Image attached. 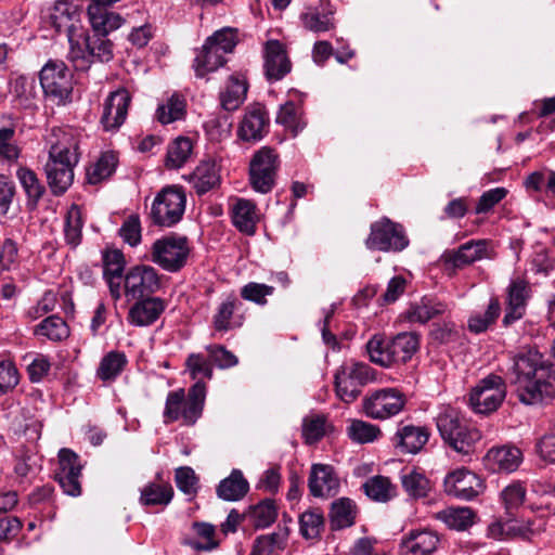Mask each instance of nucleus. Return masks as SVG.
Listing matches in <instances>:
<instances>
[{"label":"nucleus","mask_w":555,"mask_h":555,"mask_svg":"<svg viewBox=\"0 0 555 555\" xmlns=\"http://www.w3.org/2000/svg\"><path fill=\"white\" fill-rule=\"evenodd\" d=\"M48 143L47 182L52 194L60 196L73 184L74 168L79 162V142L72 131L57 128L52 129Z\"/></svg>","instance_id":"obj_1"},{"label":"nucleus","mask_w":555,"mask_h":555,"mask_svg":"<svg viewBox=\"0 0 555 555\" xmlns=\"http://www.w3.org/2000/svg\"><path fill=\"white\" fill-rule=\"evenodd\" d=\"M553 365L538 350H528L514 358L512 383L518 399L525 404H535L551 386Z\"/></svg>","instance_id":"obj_2"},{"label":"nucleus","mask_w":555,"mask_h":555,"mask_svg":"<svg viewBox=\"0 0 555 555\" xmlns=\"http://www.w3.org/2000/svg\"><path fill=\"white\" fill-rule=\"evenodd\" d=\"M435 421L443 442L459 453L469 454L481 438L480 431L450 405L440 406Z\"/></svg>","instance_id":"obj_3"},{"label":"nucleus","mask_w":555,"mask_h":555,"mask_svg":"<svg viewBox=\"0 0 555 555\" xmlns=\"http://www.w3.org/2000/svg\"><path fill=\"white\" fill-rule=\"evenodd\" d=\"M206 400V385L198 380L190 387L188 393L183 388L169 391L164 409L166 424L181 421L185 426L194 425L202 416Z\"/></svg>","instance_id":"obj_4"},{"label":"nucleus","mask_w":555,"mask_h":555,"mask_svg":"<svg viewBox=\"0 0 555 555\" xmlns=\"http://www.w3.org/2000/svg\"><path fill=\"white\" fill-rule=\"evenodd\" d=\"M191 246L186 236L165 235L150 248V259L166 272L177 273L188 263Z\"/></svg>","instance_id":"obj_5"},{"label":"nucleus","mask_w":555,"mask_h":555,"mask_svg":"<svg viewBox=\"0 0 555 555\" xmlns=\"http://www.w3.org/2000/svg\"><path fill=\"white\" fill-rule=\"evenodd\" d=\"M376 379V371L363 362H351L341 365L335 373V390L345 403L356 401L361 388Z\"/></svg>","instance_id":"obj_6"},{"label":"nucleus","mask_w":555,"mask_h":555,"mask_svg":"<svg viewBox=\"0 0 555 555\" xmlns=\"http://www.w3.org/2000/svg\"><path fill=\"white\" fill-rule=\"evenodd\" d=\"M281 160L275 149L260 147L249 162V183L254 191L267 194L275 185Z\"/></svg>","instance_id":"obj_7"},{"label":"nucleus","mask_w":555,"mask_h":555,"mask_svg":"<svg viewBox=\"0 0 555 555\" xmlns=\"http://www.w3.org/2000/svg\"><path fill=\"white\" fill-rule=\"evenodd\" d=\"M39 80L43 93L56 105L72 100V75L64 62L50 60L40 70Z\"/></svg>","instance_id":"obj_8"},{"label":"nucleus","mask_w":555,"mask_h":555,"mask_svg":"<svg viewBox=\"0 0 555 555\" xmlns=\"http://www.w3.org/2000/svg\"><path fill=\"white\" fill-rule=\"evenodd\" d=\"M114 44L105 35L94 34L76 39L70 46L69 59L77 70H87L93 60L109 62L114 56Z\"/></svg>","instance_id":"obj_9"},{"label":"nucleus","mask_w":555,"mask_h":555,"mask_svg":"<svg viewBox=\"0 0 555 555\" xmlns=\"http://www.w3.org/2000/svg\"><path fill=\"white\" fill-rule=\"evenodd\" d=\"M364 243L371 250L397 253L408 247L409 238L402 225L383 217L371 224L370 234Z\"/></svg>","instance_id":"obj_10"},{"label":"nucleus","mask_w":555,"mask_h":555,"mask_svg":"<svg viewBox=\"0 0 555 555\" xmlns=\"http://www.w3.org/2000/svg\"><path fill=\"white\" fill-rule=\"evenodd\" d=\"M185 193L181 188L167 186L162 190L152 204L151 218L160 227L178 223L185 210Z\"/></svg>","instance_id":"obj_11"},{"label":"nucleus","mask_w":555,"mask_h":555,"mask_svg":"<svg viewBox=\"0 0 555 555\" xmlns=\"http://www.w3.org/2000/svg\"><path fill=\"white\" fill-rule=\"evenodd\" d=\"M505 396L506 387L503 378L491 374L472 389L469 405L475 413L490 414L499 409Z\"/></svg>","instance_id":"obj_12"},{"label":"nucleus","mask_w":555,"mask_h":555,"mask_svg":"<svg viewBox=\"0 0 555 555\" xmlns=\"http://www.w3.org/2000/svg\"><path fill=\"white\" fill-rule=\"evenodd\" d=\"M122 284L128 301L151 297L162 286L160 274L152 266L138 264L129 269Z\"/></svg>","instance_id":"obj_13"},{"label":"nucleus","mask_w":555,"mask_h":555,"mask_svg":"<svg viewBox=\"0 0 555 555\" xmlns=\"http://www.w3.org/2000/svg\"><path fill=\"white\" fill-rule=\"evenodd\" d=\"M405 405L402 392L384 388L367 395L362 401L364 414L373 420L384 421L399 414Z\"/></svg>","instance_id":"obj_14"},{"label":"nucleus","mask_w":555,"mask_h":555,"mask_svg":"<svg viewBox=\"0 0 555 555\" xmlns=\"http://www.w3.org/2000/svg\"><path fill=\"white\" fill-rule=\"evenodd\" d=\"M246 320V308L234 294H228L216 307L211 325L217 333H228L243 326Z\"/></svg>","instance_id":"obj_15"},{"label":"nucleus","mask_w":555,"mask_h":555,"mask_svg":"<svg viewBox=\"0 0 555 555\" xmlns=\"http://www.w3.org/2000/svg\"><path fill=\"white\" fill-rule=\"evenodd\" d=\"M81 469L79 456L69 449H61L59 452V469L55 479L63 491L70 496L81 494Z\"/></svg>","instance_id":"obj_16"},{"label":"nucleus","mask_w":555,"mask_h":555,"mask_svg":"<svg viewBox=\"0 0 555 555\" xmlns=\"http://www.w3.org/2000/svg\"><path fill=\"white\" fill-rule=\"evenodd\" d=\"M530 297L531 287L527 280L520 276L511 280L506 288L505 314L502 321L504 326L512 325L525 315Z\"/></svg>","instance_id":"obj_17"},{"label":"nucleus","mask_w":555,"mask_h":555,"mask_svg":"<svg viewBox=\"0 0 555 555\" xmlns=\"http://www.w3.org/2000/svg\"><path fill=\"white\" fill-rule=\"evenodd\" d=\"M440 535L429 528L411 529L399 542L400 555H433L440 545Z\"/></svg>","instance_id":"obj_18"},{"label":"nucleus","mask_w":555,"mask_h":555,"mask_svg":"<svg viewBox=\"0 0 555 555\" xmlns=\"http://www.w3.org/2000/svg\"><path fill=\"white\" fill-rule=\"evenodd\" d=\"M444 490L457 499L472 500L482 492L483 482L475 473L462 468L447 475Z\"/></svg>","instance_id":"obj_19"},{"label":"nucleus","mask_w":555,"mask_h":555,"mask_svg":"<svg viewBox=\"0 0 555 555\" xmlns=\"http://www.w3.org/2000/svg\"><path fill=\"white\" fill-rule=\"evenodd\" d=\"M131 95L128 90L121 88L112 92L105 100L101 124L106 131H114L125 122Z\"/></svg>","instance_id":"obj_20"},{"label":"nucleus","mask_w":555,"mask_h":555,"mask_svg":"<svg viewBox=\"0 0 555 555\" xmlns=\"http://www.w3.org/2000/svg\"><path fill=\"white\" fill-rule=\"evenodd\" d=\"M339 478L328 464H313L310 469L308 488L314 498H331L338 493Z\"/></svg>","instance_id":"obj_21"},{"label":"nucleus","mask_w":555,"mask_h":555,"mask_svg":"<svg viewBox=\"0 0 555 555\" xmlns=\"http://www.w3.org/2000/svg\"><path fill=\"white\" fill-rule=\"evenodd\" d=\"M292 69V62L283 43L269 40L264 44V73L270 81L284 78Z\"/></svg>","instance_id":"obj_22"},{"label":"nucleus","mask_w":555,"mask_h":555,"mask_svg":"<svg viewBox=\"0 0 555 555\" xmlns=\"http://www.w3.org/2000/svg\"><path fill=\"white\" fill-rule=\"evenodd\" d=\"M483 462L493 473H512L521 464L522 453L514 446L493 447L486 453Z\"/></svg>","instance_id":"obj_23"},{"label":"nucleus","mask_w":555,"mask_h":555,"mask_svg":"<svg viewBox=\"0 0 555 555\" xmlns=\"http://www.w3.org/2000/svg\"><path fill=\"white\" fill-rule=\"evenodd\" d=\"M269 117L263 107L257 105L246 109L237 130L238 137L246 142L261 140L268 132Z\"/></svg>","instance_id":"obj_24"},{"label":"nucleus","mask_w":555,"mask_h":555,"mask_svg":"<svg viewBox=\"0 0 555 555\" xmlns=\"http://www.w3.org/2000/svg\"><path fill=\"white\" fill-rule=\"evenodd\" d=\"M129 309L127 320L134 326H149L153 324L165 311V301L159 297H144L135 299Z\"/></svg>","instance_id":"obj_25"},{"label":"nucleus","mask_w":555,"mask_h":555,"mask_svg":"<svg viewBox=\"0 0 555 555\" xmlns=\"http://www.w3.org/2000/svg\"><path fill=\"white\" fill-rule=\"evenodd\" d=\"M429 436L424 426L403 425L397 429L392 443L401 453L416 454L428 442Z\"/></svg>","instance_id":"obj_26"},{"label":"nucleus","mask_w":555,"mask_h":555,"mask_svg":"<svg viewBox=\"0 0 555 555\" xmlns=\"http://www.w3.org/2000/svg\"><path fill=\"white\" fill-rule=\"evenodd\" d=\"M78 12L67 1L59 0L55 2L50 14V23L57 33H65L69 44L76 40V31L79 30Z\"/></svg>","instance_id":"obj_27"},{"label":"nucleus","mask_w":555,"mask_h":555,"mask_svg":"<svg viewBox=\"0 0 555 555\" xmlns=\"http://www.w3.org/2000/svg\"><path fill=\"white\" fill-rule=\"evenodd\" d=\"M125 258L119 250H108L103 256V275L114 300L121 298V284Z\"/></svg>","instance_id":"obj_28"},{"label":"nucleus","mask_w":555,"mask_h":555,"mask_svg":"<svg viewBox=\"0 0 555 555\" xmlns=\"http://www.w3.org/2000/svg\"><path fill=\"white\" fill-rule=\"evenodd\" d=\"M487 256V242L469 241L462 244L457 249L446 251L443 259L447 264H451L453 268H464L478 261Z\"/></svg>","instance_id":"obj_29"},{"label":"nucleus","mask_w":555,"mask_h":555,"mask_svg":"<svg viewBox=\"0 0 555 555\" xmlns=\"http://www.w3.org/2000/svg\"><path fill=\"white\" fill-rule=\"evenodd\" d=\"M87 11L94 34L108 36L125 22L118 13L109 11L105 7L88 5Z\"/></svg>","instance_id":"obj_30"},{"label":"nucleus","mask_w":555,"mask_h":555,"mask_svg":"<svg viewBox=\"0 0 555 555\" xmlns=\"http://www.w3.org/2000/svg\"><path fill=\"white\" fill-rule=\"evenodd\" d=\"M289 529L279 527L274 532L257 537L249 555H276L287 546Z\"/></svg>","instance_id":"obj_31"},{"label":"nucleus","mask_w":555,"mask_h":555,"mask_svg":"<svg viewBox=\"0 0 555 555\" xmlns=\"http://www.w3.org/2000/svg\"><path fill=\"white\" fill-rule=\"evenodd\" d=\"M388 341L390 346L389 354L392 358L393 365L408 362L420 346V337L413 332L399 333Z\"/></svg>","instance_id":"obj_32"},{"label":"nucleus","mask_w":555,"mask_h":555,"mask_svg":"<svg viewBox=\"0 0 555 555\" xmlns=\"http://www.w3.org/2000/svg\"><path fill=\"white\" fill-rule=\"evenodd\" d=\"M219 173L216 164L211 160L202 162L195 170L186 177L198 195H203L219 183Z\"/></svg>","instance_id":"obj_33"},{"label":"nucleus","mask_w":555,"mask_h":555,"mask_svg":"<svg viewBox=\"0 0 555 555\" xmlns=\"http://www.w3.org/2000/svg\"><path fill=\"white\" fill-rule=\"evenodd\" d=\"M257 221L256 205L248 199H237L232 208V222L234 227L242 233L254 235Z\"/></svg>","instance_id":"obj_34"},{"label":"nucleus","mask_w":555,"mask_h":555,"mask_svg":"<svg viewBox=\"0 0 555 555\" xmlns=\"http://www.w3.org/2000/svg\"><path fill=\"white\" fill-rule=\"evenodd\" d=\"M212 42L207 39L194 60V70L197 77H204L207 73L214 72L225 63V59Z\"/></svg>","instance_id":"obj_35"},{"label":"nucleus","mask_w":555,"mask_h":555,"mask_svg":"<svg viewBox=\"0 0 555 555\" xmlns=\"http://www.w3.org/2000/svg\"><path fill=\"white\" fill-rule=\"evenodd\" d=\"M127 364L128 359L124 352L112 350L101 359L95 375L104 383L115 382Z\"/></svg>","instance_id":"obj_36"},{"label":"nucleus","mask_w":555,"mask_h":555,"mask_svg":"<svg viewBox=\"0 0 555 555\" xmlns=\"http://www.w3.org/2000/svg\"><path fill=\"white\" fill-rule=\"evenodd\" d=\"M248 85L244 76H230L224 91L220 94L221 106L225 111H235L244 102Z\"/></svg>","instance_id":"obj_37"},{"label":"nucleus","mask_w":555,"mask_h":555,"mask_svg":"<svg viewBox=\"0 0 555 555\" xmlns=\"http://www.w3.org/2000/svg\"><path fill=\"white\" fill-rule=\"evenodd\" d=\"M249 483L238 469H233L229 477L220 481L217 494L224 501H238L248 492Z\"/></svg>","instance_id":"obj_38"},{"label":"nucleus","mask_w":555,"mask_h":555,"mask_svg":"<svg viewBox=\"0 0 555 555\" xmlns=\"http://www.w3.org/2000/svg\"><path fill=\"white\" fill-rule=\"evenodd\" d=\"M447 311V305L427 297H423L420 302L413 304L406 311V318L410 322L426 323L433 318L443 314Z\"/></svg>","instance_id":"obj_39"},{"label":"nucleus","mask_w":555,"mask_h":555,"mask_svg":"<svg viewBox=\"0 0 555 555\" xmlns=\"http://www.w3.org/2000/svg\"><path fill=\"white\" fill-rule=\"evenodd\" d=\"M193 142L190 138L178 137L167 147L165 166L168 169H179L191 158Z\"/></svg>","instance_id":"obj_40"},{"label":"nucleus","mask_w":555,"mask_h":555,"mask_svg":"<svg viewBox=\"0 0 555 555\" xmlns=\"http://www.w3.org/2000/svg\"><path fill=\"white\" fill-rule=\"evenodd\" d=\"M400 479L405 492L414 499L425 498L431 490V482L418 469L402 470Z\"/></svg>","instance_id":"obj_41"},{"label":"nucleus","mask_w":555,"mask_h":555,"mask_svg":"<svg viewBox=\"0 0 555 555\" xmlns=\"http://www.w3.org/2000/svg\"><path fill=\"white\" fill-rule=\"evenodd\" d=\"M357 515L356 504L348 498H341L332 503L331 525L333 529H343L354 524Z\"/></svg>","instance_id":"obj_42"},{"label":"nucleus","mask_w":555,"mask_h":555,"mask_svg":"<svg viewBox=\"0 0 555 555\" xmlns=\"http://www.w3.org/2000/svg\"><path fill=\"white\" fill-rule=\"evenodd\" d=\"M185 108L186 103L184 98L175 93L158 105L155 116L160 124L167 125L182 119L185 115Z\"/></svg>","instance_id":"obj_43"},{"label":"nucleus","mask_w":555,"mask_h":555,"mask_svg":"<svg viewBox=\"0 0 555 555\" xmlns=\"http://www.w3.org/2000/svg\"><path fill=\"white\" fill-rule=\"evenodd\" d=\"M118 164L117 155L114 152L103 153L99 159L88 168L87 180L90 184H98L109 178L116 170Z\"/></svg>","instance_id":"obj_44"},{"label":"nucleus","mask_w":555,"mask_h":555,"mask_svg":"<svg viewBox=\"0 0 555 555\" xmlns=\"http://www.w3.org/2000/svg\"><path fill=\"white\" fill-rule=\"evenodd\" d=\"M324 527V515L318 508L307 509L299 516V532L306 540L320 538Z\"/></svg>","instance_id":"obj_45"},{"label":"nucleus","mask_w":555,"mask_h":555,"mask_svg":"<svg viewBox=\"0 0 555 555\" xmlns=\"http://www.w3.org/2000/svg\"><path fill=\"white\" fill-rule=\"evenodd\" d=\"M475 514L469 507H449L437 513V519L450 529L465 530L474 524Z\"/></svg>","instance_id":"obj_46"},{"label":"nucleus","mask_w":555,"mask_h":555,"mask_svg":"<svg viewBox=\"0 0 555 555\" xmlns=\"http://www.w3.org/2000/svg\"><path fill=\"white\" fill-rule=\"evenodd\" d=\"M173 495L172 487L166 482H150L141 490L140 502L142 505H167Z\"/></svg>","instance_id":"obj_47"},{"label":"nucleus","mask_w":555,"mask_h":555,"mask_svg":"<svg viewBox=\"0 0 555 555\" xmlns=\"http://www.w3.org/2000/svg\"><path fill=\"white\" fill-rule=\"evenodd\" d=\"M501 313V304L498 297H492L483 314L475 313L469 317L467 327L472 333L486 332L495 322Z\"/></svg>","instance_id":"obj_48"},{"label":"nucleus","mask_w":555,"mask_h":555,"mask_svg":"<svg viewBox=\"0 0 555 555\" xmlns=\"http://www.w3.org/2000/svg\"><path fill=\"white\" fill-rule=\"evenodd\" d=\"M193 529L197 535V540L185 539L184 544L197 551H211L219 545L212 525L207 522H194Z\"/></svg>","instance_id":"obj_49"},{"label":"nucleus","mask_w":555,"mask_h":555,"mask_svg":"<svg viewBox=\"0 0 555 555\" xmlns=\"http://www.w3.org/2000/svg\"><path fill=\"white\" fill-rule=\"evenodd\" d=\"M9 85L10 92L21 104L27 105L36 96V82L33 77L13 74Z\"/></svg>","instance_id":"obj_50"},{"label":"nucleus","mask_w":555,"mask_h":555,"mask_svg":"<svg viewBox=\"0 0 555 555\" xmlns=\"http://www.w3.org/2000/svg\"><path fill=\"white\" fill-rule=\"evenodd\" d=\"M35 333L53 341H60L68 337L69 330L66 322L56 315L46 318L37 325Z\"/></svg>","instance_id":"obj_51"},{"label":"nucleus","mask_w":555,"mask_h":555,"mask_svg":"<svg viewBox=\"0 0 555 555\" xmlns=\"http://www.w3.org/2000/svg\"><path fill=\"white\" fill-rule=\"evenodd\" d=\"M366 351L370 360L383 367L393 365L392 358L390 357L389 341L382 336L374 335L366 344Z\"/></svg>","instance_id":"obj_52"},{"label":"nucleus","mask_w":555,"mask_h":555,"mask_svg":"<svg viewBox=\"0 0 555 555\" xmlns=\"http://www.w3.org/2000/svg\"><path fill=\"white\" fill-rule=\"evenodd\" d=\"M82 215L78 206L74 205L67 212L64 228L65 241L72 247H76L81 242Z\"/></svg>","instance_id":"obj_53"},{"label":"nucleus","mask_w":555,"mask_h":555,"mask_svg":"<svg viewBox=\"0 0 555 555\" xmlns=\"http://www.w3.org/2000/svg\"><path fill=\"white\" fill-rule=\"evenodd\" d=\"M300 18L304 27L313 33H324L334 28L332 13H324L317 9H309L307 12L301 14Z\"/></svg>","instance_id":"obj_54"},{"label":"nucleus","mask_w":555,"mask_h":555,"mask_svg":"<svg viewBox=\"0 0 555 555\" xmlns=\"http://www.w3.org/2000/svg\"><path fill=\"white\" fill-rule=\"evenodd\" d=\"M21 149L15 140L13 125L0 127V159L13 163L20 157Z\"/></svg>","instance_id":"obj_55"},{"label":"nucleus","mask_w":555,"mask_h":555,"mask_svg":"<svg viewBox=\"0 0 555 555\" xmlns=\"http://www.w3.org/2000/svg\"><path fill=\"white\" fill-rule=\"evenodd\" d=\"M250 516L257 529L269 527L278 517L275 502L270 499L263 500L253 507Z\"/></svg>","instance_id":"obj_56"},{"label":"nucleus","mask_w":555,"mask_h":555,"mask_svg":"<svg viewBox=\"0 0 555 555\" xmlns=\"http://www.w3.org/2000/svg\"><path fill=\"white\" fill-rule=\"evenodd\" d=\"M23 189L25 190L28 198L37 203L44 194V186L40 183L37 175L29 168L22 167L16 172Z\"/></svg>","instance_id":"obj_57"},{"label":"nucleus","mask_w":555,"mask_h":555,"mask_svg":"<svg viewBox=\"0 0 555 555\" xmlns=\"http://www.w3.org/2000/svg\"><path fill=\"white\" fill-rule=\"evenodd\" d=\"M348 435L356 442L369 443L377 439L380 429L371 423L353 420L348 427Z\"/></svg>","instance_id":"obj_58"},{"label":"nucleus","mask_w":555,"mask_h":555,"mask_svg":"<svg viewBox=\"0 0 555 555\" xmlns=\"http://www.w3.org/2000/svg\"><path fill=\"white\" fill-rule=\"evenodd\" d=\"M326 427V417L321 414L309 415L302 422V437L305 441L312 444L319 441L324 435Z\"/></svg>","instance_id":"obj_59"},{"label":"nucleus","mask_w":555,"mask_h":555,"mask_svg":"<svg viewBox=\"0 0 555 555\" xmlns=\"http://www.w3.org/2000/svg\"><path fill=\"white\" fill-rule=\"evenodd\" d=\"M363 488L365 494L372 500L385 502L391 498V483L386 477H372L363 485Z\"/></svg>","instance_id":"obj_60"},{"label":"nucleus","mask_w":555,"mask_h":555,"mask_svg":"<svg viewBox=\"0 0 555 555\" xmlns=\"http://www.w3.org/2000/svg\"><path fill=\"white\" fill-rule=\"evenodd\" d=\"M273 292V286L262 283L249 282L241 288L240 295L244 300L255 302L259 306H266L268 302L267 297L271 296Z\"/></svg>","instance_id":"obj_61"},{"label":"nucleus","mask_w":555,"mask_h":555,"mask_svg":"<svg viewBox=\"0 0 555 555\" xmlns=\"http://www.w3.org/2000/svg\"><path fill=\"white\" fill-rule=\"evenodd\" d=\"M118 233L125 243L131 247L138 246L142 240V227L139 215L132 214L128 216L124 220Z\"/></svg>","instance_id":"obj_62"},{"label":"nucleus","mask_w":555,"mask_h":555,"mask_svg":"<svg viewBox=\"0 0 555 555\" xmlns=\"http://www.w3.org/2000/svg\"><path fill=\"white\" fill-rule=\"evenodd\" d=\"M501 498L505 509L508 514H512L513 511L520 507L525 502L526 488L519 481L512 482L503 489Z\"/></svg>","instance_id":"obj_63"},{"label":"nucleus","mask_w":555,"mask_h":555,"mask_svg":"<svg viewBox=\"0 0 555 555\" xmlns=\"http://www.w3.org/2000/svg\"><path fill=\"white\" fill-rule=\"evenodd\" d=\"M20 382L18 371L11 360H0V395L12 391Z\"/></svg>","instance_id":"obj_64"}]
</instances>
